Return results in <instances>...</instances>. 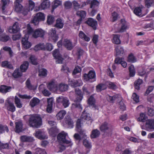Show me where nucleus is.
Instances as JSON below:
<instances>
[{
    "instance_id": "680f3d73",
    "label": "nucleus",
    "mask_w": 154,
    "mask_h": 154,
    "mask_svg": "<svg viewBox=\"0 0 154 154\" xmlns=\"http://www.w3.org/2000/svg\"><path fill=\"white\" fill-rule=\"evenodd\" d=\"M2 10L3 11L5 9L6 5L9 3V0H2Z\"/></svg>"
},
{
    "instance_id": "7c9ffc66",
    "label": "nucleus",
    "mask_w": 154,
    "mask_h": 154,
    "mask_svg": "<svg viewBox=\"0 0 154 154\" xmlns=\"http://www.w3.org/2000/svg\"><path fill=\"white\" fill-rule=\"evenodd\" d=\"M79 36L80 38L86 41L89 42L90 40V38L86 35L82 31H80Z\"/></svg>"
},
{
    "instance_id": "bf43d9fd",
    "label": "nucleus",
    "mask_w": 154,
    "mask_h": 154,
    "mask_svg": "<svg viewBox=\"0 0 154 154\" xmlns=\"http://www.w3.org/2000/svg\"><path fill=\"white\" fill-rule=\"evenodd\" d=\"M72 4L74 8L75 9L77 10L81 8V5L76 1H74L72 2Z\"/></svg>"
},
{
    "instance_id": "8fccbe9b",
    "label": "nucleus",
    "mask_w": 154,
    "mask_h": 154,
    "mask_svg": "<svg viewBox=\"0 0 154 154\" xmlns=\"http://www.w3.org/2000/svg\"><path fill=\"white\" fill-rule=\"evenodd\" d=\"M144 3L146 6L149 8L154 3V0H144Z\"/></svg>"
},
{
    "instance_id": "79ce46f5",
    "label": "nucleus",
    "mask_w": 154,
    "mask_h": 154,
    "mask_svg": "<svg viewBox=\"0 0 154 154\" xmlns=\"http://www.w3.org/2000/svg\"><path fill=\"white\" fill-rule=\"evenodd\" d=\"M147 119V117L146 115L143 113H141L140 115V116L137 119V121L142 122H144L146 121Z\"/></svg>"
},
{
    "instance_id": "f704fd0d",
    "label": "nucleus",
    "mask_w": 154,
    "mask_h": 154,
    "mask_svg": "<svg viewBox=\"0 0 154 154\" xmlns=\"http://www.w3.org/2000/svg\"><path fill=\"white\" fill-rule=\"evenodd\" d=\"M66 113V112L62 110L60 111L56 115V117L57 119L60 120L63 119Z\"/></svg>"
},
{
    "instance_id": "e433bc0d",
    "label": "nucleus",
    "mask_w": 154,
    "mask_h": 154,
    "mask_svg": "<svg viewBox=\"0 0 154 154\" xmlns=\"http://www.w3.org/2000/svg\"><path fill=\"white\" fill-rule=\"evenodd\" d=\"M66 123L69 126V128H72L73 127V122L69 116H67L66 117Z\"/></svg>"
},
{
    "instance_id": "a211bd4d",
    "label": "nucleus",
    "mask_w": 154,
    "mask_h": 154,
    "mask_svg": "<svg viewBox=\"0 0 154 154\" xmlns=\"http://www.w3.org/2000/svg\"><path fill=\"white\" fill-rule=\"evenodd\" d=\"M85 23L89 26L92 27L94 29H96V26L97 24V21L94 19L91 18H89Z\"/></svg>"
},
{
    "instance_id": "5fc2aeb1",
    "label": "nucleus",
    "mask_w": 154,
    "mask_h": 154,
    "mask_svg": "<svg viewBox=\"0 0 154 154\" xmlns=\"http://www.w3.org/2000/svg\"><path fill=\"white\" fill-rule=\"evenodd\" d=\"M90 4V8H94L99 5V2L96 0H93L91 1Z\"/></svg>"
},
{
    "instance_id": "603ef678",
    "label": "nucleus",
    "mask_w": 154,
    "mask_h": 154,
    "mask_svg": "<svg viewBox=\"0 0 154 154\" xmlns=\"http://www.w3.org/2000/svg\"><path fill=\"white\" fill-rule=\"evenodd\" d=\"M15 103L17 107L20 108L22 106L20 99L16 96L15 97Z\"/></svg>"
},
{
    "instance_id": "58836bf2",
    "label": "nucleus",
    "mask_w": 154,
    "mask_h": 154,
    "mask_svg": "<svg viewBox=\"0 0 154 154\" xmlns=\"http://www.w3.org/2000/svg\"><path fill=\"white\" fill-rule=\"evenodd\" d=\"M142 83V80L140 79H138L134 83V87L135 88L138 90H139L140 89V86Z\"/></svg>"
},
{
    "instance_id": "4c0bfd02",
    "label": "nucleus",
    "mask_w": 154,
    "mask_h": 154,
    "mask_svg": "<svg viewBox=\"0 0 154 154\" xmlns=\"http://www.w3.org/2000/svg\"><path fill=\"white\" fill-rule=\"evenodd\" d=\"M31 63L34 65H37L38 63L37 59L34 55H31L29 58Z\"/></svg>"
},
{
    "instance_id": "4d7b16f0",
    "label": "nucleus",
    "mask_w": 154,
    "mask_h": 154,
    "mask_svg": "<svg viewBox=\"0 0 154 154\" xmlns=\"http://www.w3.org/2000/svg\"><path fill=\"white\" fill-rule=\"evenodd\" d=\"M81 71V68L79 66H76L75 67L72 74L73 75H75L77 73L80 72Z\"/></svg>"
},
{
    "instance_id": "f257e3e1",
    "label": "nucleus",
    "mask_w": 154,
    "mask_h": 154,
    "mask_svg": "<svg viewBox=\"0 0 154 154\" xmlns=\"http://www.w3.org/2000/svg\"><path fill=\"white\" fill-rule=\"evenodd\" d=\"M23 118L26 121L28 120L29 124L31 127L38 128L42 125V119L38 114L27 115L24 116Z\"/></svg>"
},
{
    "instance_id": "6e6552de",
    "label": "nucleus",
    "mask_w": 154,
    "mask_h": 154,
    "mask_svg": "<svg viewBox=\"0 0 154 154\" xmlns=\"http://www.w3.org/2000/svg\"><path fill=\"white\" fill-rule=\"evenodd\" d=\"M56 103H62L65 108L68 107L69 105V100L68 98L63 96H59L57 98Z\"/></svg>"
},
{
    "instance_id": "393cba45",
    "label": "nucleus",
    "mask_w": 154,
    "mask_h": 154,
    "mask_svg": "<svg viewBox=\"0 0 154 154\" xmlns=\"http://www.w3.org/2000/svg\"><path fill=\"white\" fill-rule=\"evenodd\" d=\"M50 6V2L48 0L45 1L43 2L38 7V10L44 9L48 8Z\"/></svg>"
},
{
    "instance_id": "39448f33",
    "label": "nucleus",
    "mask_w": 154,
    "mask_h": 154,
    "mask_svg": "<svg viewBox=\"0 0 154 154\" xmlns=\"http://www.w3.org/2000/svg\"><path fill=\"white\" fill-rule=\"evenodd\" d=\"M45 18V17L43 13L38 12L33 16L31 23L34 25H37L38 24L39 21L44 20Z\"/></svg>"
},
{
    "instance_id": "ddd939ff",
    "label": "nucleus",
    "mask_w": 154,
    "mask_h": 154,
    "mask_svg": "<svg viewBox=\"0 0 154 154\" xmlns=\"http://www.w3.org/2000/svg\"><path fill=\"white\" fill-rule=\"evenodd\" d=\"M5 106L8 110L12 112L15 111L16 108L14 104L9 100H7L6 101Z\"/></svg>"
},
{
    "instance_id": "4468645a",
    "label": "nucleus",
    "mask_w": 154,
    "mask_h": 154,
    "mask_svg": "<svg viewBox=\"0 0 154 154\" xmlns=\"http://www.w3.org/2000/svg\"><path fill=\"white\" fill-rule=\"evenodd\" d=\"M63 45L69 50H72L75 45L72 44V41L69 39H65L63 43Z\"/></svg>"
},
{
    "instance_id": "13d9d810",
    "label": "nucleus",
    "mask_w": 154,
    "mask_h": 154,
    "mask_svg": "<svg viewBox=\"0 0 154 154\" xmlns=\"http://www.w3.org/2000/svg\"><path fill=\"white\" fill-rule=\"evenodd\" d=\"M83 143L85 146L88 148H90L91 147V143L86 139L84 140Z\"/></svg>"
},
{
    "instance_id": "774afa93",
    "label": "nucleus",
    "mask_w": 154,
    "mask_h": 154,
    "mask_svg": "<svg viewBox=\"0 0 154 154\" xmlns=\"http://www.w3.org/2000/svg\"><path fill=\"white\" fill-rule=\"evenodd\" d=\"M95 99L92 96H91L88 100V103L89 105H94V104Z\"/></svg>"
},
{
    "instance_id": "dca6fc26",
    "label": "nucleus",
    "mask_w": 154,
    "mask_h": 154,
    "mask_svg": "<svg viewBox=\"0 0 154 154\" xmlns=\"http://www.w3.org/2000/svg\"><path fill=\"white\" fill-rule=\"evenodd\" d=\"M145 128L146 130L148 131L154 130V121L152 119L146 120Z\"/></svg>"
},
{
    "instance_id": "3c124183",
    "label": "nucleus",
    "mask_w": 154,
    "mask_h": 154,
    "mask_svg": "<svg viewBox=\"0 0 154 154\" xmlns=\"http://www.w3.org/2000/svg\"><path fill=\"white\" fill-rule=\"evenodd\" d=\"M134 13L137 15L140 16L142 14L141 8L140 7L136 8L134 10Z\"/></svg>"
},
{
    "instance_id": "5701e85b",
    "label": "nucleus",
    "mask_w": 154,
    "mask_h": 154,
    "mask_svg": "<svg viewBox=\"0 0 154 154\" xmlns=\"http://www.w3.org/2000/svg\"><path fill=\"white\" fill-rule=\"evenodd\" d=\"M48 88L50 91H57L58 90V87L55 82H50L47 86Z\"/></svg>"
},
{
    "instance_id": "72a5a7b5",
    "label": "nucleus",
    "mask_w": 154,
    "mask_h": 154,
    "mask_svg": "<svg viewBox=\"0 0 154 154\" xmlns=\"http://www.w3.org/2000/svg\"><path fill=\"white\" fill-rule=\"evenodd\" d=\"M106 88V84H100L96 86V90L97 91L100 92L101 91L105 90Z\"/></svg>"
},
{
    "instance_id": "2eb2a0df",
    "label": "nucleus",
    "mask_w": 154,
    "mask_h": 154,
    "mask_svg": "<svg viewBox=\"0 0 154 154\" xmlns=\"http://www.w3.org/2000/svg\"><path fill=\"white\" fill-rule=\"evenodd\" d=\"M27 35H25V37H23L21 40V43L23 47L26 49L29 48L31 46V44L29 41H28V38L27 36Z\"/></svg>"
},
{
    "instance_id": "a878e982",
    "label": "nucleus",
    "mask_w": 154,
    "mask_h": 154,
    "mask_svg": "<svg viewBox=\"0 0 154 154\" xmlns=\"http://www.w3.org/2000/svg\"><path fill=\"white\" fill-rule=\"evenodd\" d=\"M16 130L15 132L19 133L21 132L23 129V124L21 122H16Z\"/></svg>"
},
{
    "instance_id": "f3484780",
    "label": "nucleus",
    "mask_w": 154,
    "mask_h": 154,
    "mask_svg": "<svg viewBox=\"0 0 154 154\" xmlns=\"http://www.w3.org/2000/svg\"><path fill=\"white\" fill-rule=\"evenodd\" d=\"M107 100L111 103L113 102L115 100H116L117 101H122V98L120 95L116 94L113 96L107 95L106 96Z\"/></svg>"
},
{
    "instance_id": "cd10ccee",
    "label": "nucleus",
    "mask_w": 154,
    "mask_h": 154,
    "mask_svg": "<svg viewBox=\"0 0 154 154\" xmlns=\"http://www.w3.org/2000/svg\"><path fill=\"white\" fill-rule=\"evenodd\" d=\"M116 50L117 55L123 56L125 55V51L122 48L117 46L116 48Z\"/></svg>"
},
{
    "instance_id": "2f4dec72",
    "label": "nucleus",
    "mask_w": 154,
    "mask_h": 154,
    "mask_svg": "<svg viewBox=\"0 0 154 154\" xmlns=\"http://www.w3.org/2000/svg\"><path fill=\"white\" fill-rule=\"evenodd\" d=\"M29 63L27 61H25L21 65L20 69L22 72H24L28 69Z\"/></svg>"
},
{
    "instance_id": "c85d7f7f",
    "label": "nucleus",
    "mask_w": 154,
    "mask_h": 154,
    "mask_svg": "<svg viewBox=\"0 0 154 154\" xmlns=\"http://www.w3.org/2000/svg\"><path fill=\"white\" fill-rule=\"evenodd\" d=\"M2 66L9 69H13V67L11 63L7 61H3L2 63Z\"/></svg>"
},
{
    "instance_id": "09e8293b",
    "label": "nucleus",
    "mask_w": 154,
    "mask_h": 154,
    "mask_svg": "<svg viewBox=\"0 0 154 154\" xmlns=\"http://www.w3.org/2000/svg\"><path fill=\"white\" fill-rule=\"evenodd\" d=\"M26 87L28 89L31 90L34 89V87L31 84L30 80L29 79H28L26 80Z\"/></svg>"
},
{
    "instance_id": "f03ea898",
    "label": "nucleus",
    "mask_w": 154,
    "mask_h": 154,
    "mask_svg": "<svg viewBox=\"0 0 154 154\" xmlns=\"http://www.w3.org/2000/svg\"><path fill=\"white\" fill-rule=\"evenodd\" d=\"M91 117L89 113H87L84 110L82 113L81 119H78L76 122V127L77 131L80 135L84 137L86 136L85 134V131L82 129L81 126L83 125L85 120L89 121L91 120Z\"/></svg>"
},
{
    "instance_id": "0e129e2a",
    "label": "nucleus",
    "mask_w": 154,
    "mask_h": 154,
    "mask_svg": "<svg viewBox=\"0 0 154 154\" xmlns=\"http://www.w3.org/2000/svg\"><path fill=\"white\" fill-rule=\"evenodd\" d=\"M132 98L136 103L139 102V97L135 93H134L132 96Z\"/></svg>"
},
{
    "instance_id": "9b49d317",
    "label": "nucleus",
    "mask_w": 154,
    "mask_h": 154,
    "mask_svg": "<svg viewBox=\"0 0 154 154\" xmlns=\"http://www.w3.org/2000/svg\"><path fill=\"white\" fill-rule=\"evenodd\" d=\"M49 38L53 41L55 42L58 38L57 34H56L55 28L51 29L49 32Z\"/></svg>"
},
{
    "instance_id": "e2e57ef3",
    "label": "nucleus",
    "mask_w": 154,
    "mask_h": 154,
    "mask_svg": "<svg viewBox=\"0 0 154 154\" xmlns=\"http://www.w3.org/2000/svg\"><path fill=\"white\" fill-rule=\"evenodd\" d=\"M6 131L7 132L8 131V129L7 127L4 126L2 125H0V134Z\"/></svg>"
},
{
    "instance_id": "7ed1b4c3",
    "label": "nucleus",
    "mask_w": 154,
    "mask_h": 154,
    "mask_svg": "<svg viewBox=\"0 0 154 154\" xmlns=\"http://www.w3.org/2000/svg\"><path fill=\"white\" fill-rule=\"evenodd\" d=\"M76 99L75 101L79 103L83 99V95L82 93L81 90L79 89L76 88L75 90ZM72 106L75 108H79L81 110L82 109V107L81 104L79 103H76L72 104Z\"/></svg>"
},
{
    "instance_id": "a19ab883",
    "label": "nucleus",
    "mask_w": 154,
    "mask_h": 154,
    "mask_svg": "<svg viewBox=\"0 0 154 154\" xmlns=\"http://www.w3.org/2000/svg\"><path fill=\"white\" fill-rule=\"evenodd\" d=\"M54 21V18L53 16L49 15L47 17V24L50 25L52 24Z\"/></svg>"
},
{
    "instance_id": "f8f14e48",
    "label": "nucleus",
    "mask_w": 154,
    "mask_h": 154,
    "mask_svg": "<svg viewBox=\"0 0 154 154\" xmlns=\"http://www.w3.org/2000/svg\"><path fill=\"white\" fill-rule=\"evenodd\" d=\"M53 55L54 57L57 60L56 62L57 63L61 64L63 63V58L61 57V55L59 53V50L56 49L53 52Z\"/></svg>"
},
{
    "instance_id": "1a4fd4ad",
    "label": "nucleus",
    "mask_w": 154,
    "mask_h": 154,
    "mask_svg": "<svg viewBox=\"0 0 154 154\" xmlns=\"http://www.w3.org/2000/svg\"><path fill=\"white\" fill-rule=\"evenodd\" d=\"M67 134L65 133L64 131H62L57 136L58 140L61 143L69 144L70 143L69 140H66V136Z\"/></svg>"
},
{
    "instance_id": "c756f323",
    "label": "nucleus",
    "mask_w": 154,
    "mask_h": 154,
    "mask_svg": "<svg viewBox=\"0 0 154 154\" xmlns=\"http://www.w3.org/2000/svg\"><path fill=\"white\" fill-rule=\"evenodd\" d=\"M39 100L36 97H34L32 99L29 105L32 107L37 105L39 103Z\"/></svg>"
},
{
    "instance_id": "49530a36",
    "label": "nucleus",
    "mask_w": 154,
    "mask_h": 154,
    "mask_svg": "<svg viewBox=\"0 0 154 154\" xmlns=\"http://www.w3.org/2000/svg\"><path fill=\"white\" fill-rule=\"evenodd\" d=\"M47 75V70L45 69H42L39 71V75L43 77H45Z\"/></svg>"
},
{
    "instance_id": "4be33fe9",
    "label": "nucleus",
    "mask_w": 154,
    "mask_h": 154,
    "mask_svg": "<svg viewBox=\"0 0 154 154\" xmlns=\"http://www.w3.org/2000/svg\"><path fill=\"white\" fill-rule=\"evenodd\" d=\"M83 82L81 79L78 80H73L69 83V84L73 87L80 86L82 85Z\"/></svg>"
},
{
    "instance_id": "6ab92c4d",
    "label": "nucleus",
    "mask_w": 154,
    "mask_h": 154,
    "mask_svg": "<svg viewBox=\"0 0 154 154\" xmlns=\"http://www.w3.org/2000/svg\"><path fill=\"white\" fill-rule=\"evenodd\" d=\"M119 26L120 27V28L118 30V32H124L128 27L126 22L123 19L121 20V23H119Z\"/></svg>"
},
{
    "instance_id": "20e7f679",
    "label": "nucleus",
    "mask_w": 154,
    "mask_h": 154,
    "mask_svg": "<svg viewBox=\"0 0 154 154\" xmlns=\"http://www.w3.org/2000/svg\"><path fill=\"white\" fill-rule=\"evenodd\" d=\"M28 33L31 34L32 33V35L33 37L37 38L38 37H43L44 35V31L41 29H37L33 31L32 29L30 27L29 24L27 26Z\"/></svg>"
},
{
    "instance_id": "c9c22d12",
    "label": "nucleus",
    "mask_w": 154,
    "mask_h": 154,
    "mask_svg": "<svg viewBox=\"0 0 154 154\" xmlns=\"http://www.w3.org/2000/svg\"><path fill=\"white\" fill-rule=\"evenodd\" d=\"M22 73L20 71L19 69H16L15 70L13 73V77L15 78H18L22 75Z\"/></svg>"
},
{
    "instance_id": "338daca9",
    "label": "nucleus",
    "mask_w": 154,
    "mask_h": 154,
    "mask_svg": "<svg viewBox=\"0 0 154 154\" xmlns=\"http://www.w3.org/2000/svg\"><path fill=\"white\" fill-rule=\"evenodd\" d=\"M44 45L43 44H39L35 46L34 49L35 51H38L40 49H44Z\"/></svg>"
},
{
    "instance_id": "6e6d98bb",
    "label": "nucleus",
    "mask_w": 154,
    "mask_h": 154,
    "mask_svg": "<svg viewBox=\"0 0 154 154\" xmlns=\"http://www.w3.org/2000/svg\"><path fill=\"white\" fill-rule=\"evenodd\" d=\"M129 70L130 72V76L133 77L135 74V71L133 66H130L129 67Z\"/></svg>"
},
{
    "instance_id": "a18cd8bd",
    "label": "nucleus",
    "mask_w": 154,
    "mask_h": 154,
    "mask_svg": "<svg viewBox=\"0 0 154 154\" xmlns=\"http://www.w3.org/2000/svg\"><path fill=\"white\" fill-rule=\"evenodd\" d=\"M10 39L9 36L7 35L2 34L0 36V40L2 42H7Z\"/></svg>"
},
{
    "instance_id": "423d86ee",
    "label": "nucleus",
    "mask_w": 154,
    "mask_h": 154,
    "mask_svg": "<svg viewBox=\"0 0 154 154\" xmlns=\"http://www.w3.org/2000/svg\"><path fill=\"white\" fill-rule=\"evenodd\" d=\"M83 77L85 80L89 81L90 82H92L96 81L95 72L92 70L89 71L88 74H84Z\"/></svg>"
},
{
    "instance_id": "9d476101",
    "label": "nucleus",
    "mask_w": 154,
    "mask_h": 154,
    "mask_svg": "<svg viewBox=\"0 0 154 154\" xmlns=\"http://www.w3.org/2000/svg\"><path fill=\"white\" fill-rule=\"evenodd\" d=\"M34 135L36 137L40 140L47 139L48 138L45 132L40 129L36 130Z\"/></svg>"
},
{
    "instance_id": "ea45409f",
    "label": "nucleus",
    "mask_w": 154,
    "mask_h": 154,
    "mask_svg": "<svg viewBox=\"0 0 154 154\" xmlns=\"http://www.w3.org/2000/svg\"><path fill=\"white\" fill-rule=\"evenodd\" d=\"M120 36L119 35H115L114 36L113 39V42L116 44L120 43L121 41L119 39Z\"/></svg>"
},
{
    "instance_id": "c03bdc74",
    "label": "nucleus",
    "mask_w": 154,
    "mask_h": 154,
    "mask_svg": "<svg viewBox=\"0 0 154 154\" xmlns=\"http://www.w3.org/2000/svg\"><path fill=\"white\" fill-rule=\"evenodd\" d=\"M89 87V86L88 85H85L83 87L82 90L84 93L87 94H89L90 93Z\"/></svg>"
},
{
    "instance_id": "bb28decb",
    "label": "nucleus",
    "mask_w": 154,
    "mask_h": 154,
    "mask_svg": "<svg viewBox=\"0 0 154 154\" xmlns=\"http://www.w3.org/2000/svg\"><path fill=\"white\" fill-rule=\"evenodd\" d=\"M100 134V132L97 129L93 130L91 134V138H95L99 137Z\"/></svg>"
},
{
    "instance_id": "412c9836",
    "label": "nucleus",
    "mask_w": 154,
    "mask_h": 154,
    "mask_svg": "<svg viewBox=\"0 0 154 154\" xmlns=\"http://www.w3.org/2000/svg\"><path fill=\"white\" fill-rule=\"evenodd\" d=\"M64 21L61 18H58L56 21L54 26L58 29H62L64 26Z\"/></svg>"
},
{
    "instance_id": "aec40b11",
    "label": "nucleus",
    "mask_w": 154,
    "mask_h": 154,
    "mask_svg": "<svg viewBox=\"0 0 154 154\" xmlns=\"http://www.w3.org/2000/svg\"><path fill=\"white\" fill-rule=\"evenodd\" d=\"M20 28L17 22H15L12 27H10L9 28L8 31L11 33H16L19 30Z\"/></svg>"
},
{
    "instance_id": "0eeeda50",
    "label": "nucleus",
    "mask_w": 154,
    "mask_h": 154,
    "mask_svg": "<svg viewBox=\"0 0 154 154\" xmlns=\"http://www.w3.org/2000/svg\"><path fill=\"white\" fill-rule=\"evenodd\" d=\"M100 129L102 132H107L112 131V126L110 124L105 122L101 124L100 126Z\"/></svg>"
},
{
    "instance_id": "de8ad7c7",
    "label": "nucleus",
    "mask_w": 154,
    "mask_h": 154,
    "mask_svg": "<svg viewBox=\"0 0 154 154\" xmlns=\"http://www.w3.org/2000/svg\"><path fill=\"white\" fill-rule=\"evenodd\" d=\"M106 85L112 89H115L117 88L116 85L113 82H106Z\"/></svg>"
},
{
    "instance_id": "473e14b6",
    "label": "nucleus",
    "mask_w": 154,
    "mask_h": 154,
    "mask_svg": "<svg viewBox=\"0 0 154 154\" xmlns=\"http://www.w3.org/2000/svg\"><path fill=\"white\" fill-rule=\"evenodd\" d=\"M58 90L61 92H64L67 90L68 86L64 84H60L58 87Z\"/></svg>"
},
{
    "instance_id": "864d4df0",
    "label": "nucleus",
    "mask_w": 154,
    "mask_h": 154,
    "mask_svg": "<svg viewBox=\"0 0 154 154\" xmlns=\"http://www.w3.org/2000/svg\"><path fill=\"white\" fill-rule=\"evenodd\" d=\"M128 62L131 63H134L136 61V60L132 54H130L128 58Z\"/></svg>"
},
{
    "instance_id": "69168bd1",
    "label": "nucleus",
    "mask_w": 154,
    "mask_h": 154,
    "mask_svg": "<svg viewBox=\"0 0 154 154\" xmlns=\"http://www.w3.org/2000/svg\"><path fill=\"white\" fill-rule=\"evenodd\" d=\"M15 10L17 11H20L21 9L22 5L20 3L14 2Z\"/></svg>"
},
{
    "instance_id": "b1692460",
    "label": "nucleus",
    "mask_w": 154,
    "mask_h": 154,
    "mask_svg": "<svg viewBox=\"0 0 154 154\" xmlns=\"http://www.w3.org/2000/svg\"><path fill=\"white\" fill-rule=\"evenodd\" d=\"M11 89L12 87L11 86L2 85L0 87V92L3 93H6L11 91Z\"/></svg>"
},
{
    "instance_id": "37998d69",
    "label": "nucleus",
    "mask_w": 154,
    "mask_h": 154,
    "mask_svg": "<svg viewBox=\"0 0 154 154\" xmlns=\"http://www.w3.org/2000/svg\"><path fill=\"white\" fill-rule=\"evenodd\" d=\"M76 14L77 15L80 17V18L84 19L86 16V13L85 11H77Z\"/></svg>"
},
{
    "instance_id": "052dcab7",
    "label": "nucleus",
    "mask_w": 154,
    "mask_h": 154,
    "mask_svg": "<svg viewBox=\"0 0 154 154\" xmlns=\"http://www.w3.org/2000/svg\"><path fill=\"white\" fill-rule=\"evenodd\" d=\"M35 6L34 2L31 0L29 1L28 6L27 7L29 9V10L32 11L34 8Z\"/></svg>"
}]
</instances>
